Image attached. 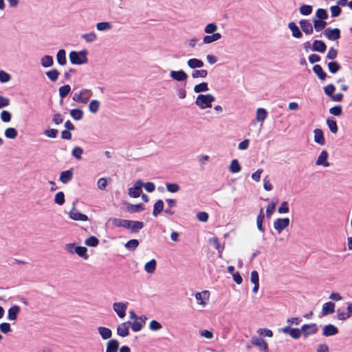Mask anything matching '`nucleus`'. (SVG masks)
I'll use <instances>...</instances> for the list:
<instances>
[{
    "label": "nucleus",
    "mask_w": 352,
    "mask_h": 352,
    "mask_svg": "<svg viewBox=\"0 0 352 352\" xmlns=\"http://www.w3.org/2000/svg\"><path fill=\"white\" fill-rule=\"evenodd\" d=\"M112 223L114 226L130 230L131 232H138L144 227V223L139 221H131L118 218H113Z\"/></svg>",
    "instance_id": "obj_1"
},
{
    "label": "nucleus",
    "mask_w": 352,
    "mask_h": 352,
    "mask_svg": "<svg viewBox=\"0 0 352 352\" xmlns=\"http://www.w3.org/2000/svg\"><path fill=\"white\" fill-rule=\"evenodd\" d=\"M218 26L215 23H210L204 27V32L208 35L203 37L202 42L205 45L218 41L222 38L220 33L216 32Z\"/></svg>",
    "instance_id": "obj_2"
},
{
    "label": "nucleus",
    "mask_w": 352,
    "mask_h": 352,
    "mask_svg": "<svg viewBox=\"0 0 352 352\" xmlns=\"http://www.w3.org/2000/svg\"><path fill=\"white\" fill-rule=\"evenodd\" d=\"M215 100V98L211 94H199L195 99V104L200 109H206L212 107V102Z\"/></svg>",
    "instance_id": "obj_3"
},
{
    "label": "nucleus",
    "mask_w": 352,
    "mask_h": 352,
    "mask_svg": "<svg viewBox=\"0 0 352 352\" xmlns=\"http://www.w3.org/2000/svg\"><path fill=\"white\" fill-rule=\"evenodd\" d=\"M88 51L82 50L79 52L72 51L69 54V60L73 65H83L88 62Z\"/></svg>",
    "instance_id": "obj_4"
},
{
    "label": "nucleus",
    "mask_w": 352,
    "mask_h": 352,
    "mask_svg": "<svg viewBox=\"0 0 352 352\" xmlns=\"http://www.w3.org/2000/svg\"><path fill=\"white\" fill-rule=\"evenodd\" d=\"M92 95L93 92L91 89L84 88L80 89L79 92L74 93L72 100L77 102L86 104L89 100Z\"/></svg>",
    "instance_id": "obj_5"
},
{
    "label": "nucleus",
    "mask_w": 352,
    "mask_h": 352,
    "mask_svg": "<svg viewBox=\"0 0 352 352\" xmlns=\"http://www.w3.org/2000/svg\"><path fill=\"white\" fill-rule=\"evenodd\" d=\"M129 305L128 302H114L112 304V309L119 318L123 319L126 315Z\"/></svg>",
    "instance_id": "obj_6"
},
{
    "label": "nucleus",
    "mask_w": 352,
    "mask_h": 352,
    "mask_svg": "<svg viewBox=\"0 0 352 352\" xmlns=\"http://www.w3.org/2000/svg\"><path fill=\"white\" fill-rule=\"evenodd\" d=\"M210 296V292L207 290L196 292L195 294V298L197 305L200 308H205L208 303Z\"/></svg>",
    "instance_id": "obj_7"
},
{
    "label": "nucleus",
    "mask_w": 352,
    "mask_h": 352,
    "mask_svg": "<svg viewBox=\"0 0 352 352\" xmlns=\"http://www.w3.org/2000/svg\"><path fill=\"white\" fill-rule=\"evenodd\" d=\"M290 221L288 218H278L274 221L273 227L278 233H281L289 225Z\"/></svg>",
    "instance_id": "obj_8"
},
{
    "label": "nucleus",
    "mask_w": 352,
    "mask_h": 352,
    "mask_svg": "<svg viewBox=\"0 0 352 352\" xmlns=\"http://www.w3.org/2000/svg\"><path fill=\"white\" fill-rule=\"evenodd\" d=\"M329 153L327 151H322L316 160V165L318 166H322L327 168L330 166V163L328 161Z\"/></svg>",
    "instance_id": "obj_9"
},
{
    "label": "nucleus",
    "mask_w": 352,
    "mask_h": 352,
    "mask_svg": "<svg viewBox=\"0 0 352 352\" xmlns=\"http://www.w3.org/2000/svg\"><path fill=\"white\" fill-rule=\"evenodd\" d=\"M302 334L307 338L309 336L316 334L318 332V326L316 323L303 324L301 327Z\"/></svg>",
    "instance_id": "obj_10"
},
{
    "label": "nucleus",
    "mask_w": 352,
    "mask_h": 352,
    "mask_svg": "<svg viewBox=\"0 0 352 352\" xmlns=\"http://www.w3.org/2000/svg\"><path fill=\"white\" fill-rule=\"evenodd\" d=\"M143 187V182L142 180H138L133 184V186L129 188V195L133 198H137L140 196L142 188Z\"/></svg>",
    "instance_id": "obj_11"
},
{
    "label": "nucleus",
    "mask_w": 352,
    "mask_h": 352,
    "mask_svg": "<svg viewBox=\"0 0 352 352\" xmlns=\"http://www.w3.org/2000/svg\"><path fill=\"white\" fill-rule=\"evenodd\" d=\"M281 331L285 334L289 335L294 339H298L302 335L301 328H291L289 325L282 328Z\"/></svg>",
    "instance_id": "obj_12"
},
{
    "label": "nucleus",
    "mask_w": 352,
    "mask_h": 352,
    "mask_svg": "<svg viewBox=\"0 0 352 352\" xmlns=\"http://www.w3.org/2000/svg\"><path fill=\"white\" fill-rule=\"evenodd\" d=\"M129 327L128 322H123L118 324L116 327L117 335L122 338L127 337L130 333Z\"/></svg>",
    "instance_id": "obj_13"
},
{
    "label": "nucleus",
    "mask_w": 352,
    "mask_h": 352,
    "mask_svg": "<svg viewBox=\"0 0 352 352\" xmlns=\"http://www.w3.org/2000/svg\"><path fill=\"white\" fill-rule=\"evenodd\" d=\"M324 36L330 41H336L340 37V31L338 28H327L324 31Z\"/></svg>",
    "instance_id": "obj_14"
},
{
    "label": "nucleus",
    "mask_w": 352,
    "mask_h": 352,
    "mask_svg": "<svg viewBox=\"0 0 352 352\" xmlns=\"http://www.w3.org/2000/svg\"><path fill=\"white\" fill-rule=\"evenodd\" d=\"M170 77L177 81L182 82L185 81L188 78V75L183 70L179 71H170Z\"/></svg>",
    "instance_id": "obj_15"
},
{
    "label": "nucleus",
    "mask_w": 352,
    "mask_h": 352,
    "mask_svg": "<svg viewBox=\"0 0 352 352\" xmlns=\"http://www.w3.org/2000/svg\"><path fill=\"white\" fill-rule=\"evenodd\" d=\"M69 217L74 221H86L88 220V217L78 212L74 206L69 212Z\"/></svg>",
    "instance_id": "obj_16"
},
{
    "label": "nucleus",
    "mask_w": 352,
    "mask_h": 352,
    "mask_svg": "<svg viewBox=\"0 0 352 352\" xmlns=\"http://www.w3.org/2000/svg\"><path fill=\"white\" fill-rule=\"evenodd\" d=\"M338 333V329L333 324H329L322 329V335L325 337L335 336Z\"/></svg>",
    "instance_id": "obj_17"
},
{
    "label": "nucleus",
    "mask_w": 352,
    "mask_h": 352,
    "mask_svg": "<svg viewBox=\"0 0 352 352\" xmlns=\"http://www.w3.org/2000/svg\"><path fill=\"white\" fill-rule=\"evenodd\" d=\"M252 343L258 346L261 351L268 352V346L265 340L260 338H253Z\"/></svg>",
    "instance_id": "obj_18"
},
{
    "label": "nucleus",
    "mask_w": 352,
    "mask_h": 352,
    "mask_svg": "<svg viewBox=\"0 0 352 352\" xmlns=\"http://www.w3.org/2000/svg\"><path fill=\"white\" fill-rule=\"evenodd\" d=\"M299 25L302 31L306 34H311L314 31L313 25L309 20L302 19L299 21Z\"/></svg>",
    "instance_id": "obj_19"
},
{
    "label": "nucleus",
    "mask_w": 352,
    "mask_h": 352,
    "mask_svg": "<svg viewBox=\"0 0 352 352\" xmlns=\"http://www.w3.org/2000/svg\"><path fill=\"white\" fill-rule=\"evenodd\" d=\"M314 142L319 145L323 146L325 144V139L322 131L320 129H315L314 131Z\"/></svg>",
    "instance_id": "obj_20"
},
{
    "label": "nucleus",
    "mask_w": 352,
    "mask_h": 352,
    "mask_svg": "<svg viewBox=\"0 0 352 352\" xmlns=\"http://www.w3.org/2000/svg\"><path fill=\"white\" fill-rule=\"evenodd\" d=\"M73 178V170L69 169L65 171H63L60 174L59 180L63 184H67L69 181H71Z\"/></svg>",
    "instance_id": "obj_21"
},
{
    "label": "nucleus",
    "mask_w": 352,
    "mask_h": 352,
    "mask_svg": "<svg viewBox=\"0 0 352 352\" xmlns=\"http://www.w3.org/2000/svg\"><path fill=\"white\" fill-rule=\"evenodd\" d=\"M312 50L320 53H324L326 51V44L320 40H315L312 44Z\"/></svg>",
    "instance_id": "obj_22"
},
{
    "label": "nucleus",
    "mask_w": 352,
    "mask_h": 352,
    "mask_svg": "<svg viewBox=\"0 0 352 352\" xmlns=\"http://www.w3.org/2000/svg\"><path fill=\"white\" fill-rule=\"evenodd\" d=\"M119 342L116 339H111L107 342L105 352H118Z\"/></svg>",
    "instance_id": "obj_23"
},
{
    "label": "nucleus",
    "mask_w": 352,
    "mask_h": 352,
    "mask_svg": "<svg viewBox=\"0 0 352 352\" xmlns=\"http://www.w3.org/2000/svg\"><path fill=\"white\" fill-rule=\"evenodd\" d=\"M288 28L292 32L293 37L300 38L302 36V32L294 22H290L288 24Z\"/></svg>",
    "instance_id": "obj_24"
},
{
    "label": "nucleus",
    "mask_w": 352,
    "mask_h": 352,
    "mask_svg": "<svg viewBox=\"0 0 352 352\" xmlns=\"http://www.w3.org/2000/svg\"><path fill=\"white\" fill-rule=\"evenodd\" d=\"M96 28L99 32H109L113 28V25L111 23L108 21H102L97 23L96 25Z\"/></svg>",
    "instance_id": "obj_25"
},
{
    "label": "nucleus",
    "mask_w": 352,
    "mask_h": 352,
    "mask_svg": "<svg viewBox=\"0 0 352 352\" xmlns=\"http://www.w3.org/2000/svg\"><path fill=\"white\" fill-rule=\"evenodd\" d=\"M268 113L264 108H258L256 111V120L261 124L267 118Z\"/></svg>",
    "instance_id": "obj_26"
},
{
    "label": "nucleus",
    "mask_w": 352,
    "mask_h": 352,
    "mask_svg": "<svg viewBox=\"0 0 352 352\" xmlns=\"http://www.w3.org/2000/svg\"><path fill=\"white\" fill-rule=\"evenodd\" d=\"M335 311V304L332 302H325L322 305V316H327L333 314Z\"/></svg>",
    "instance_id": "obj_27"
},
{
    "label": "nucleus",
    "mask_w": 352,
    "mask_h": 352,
    "mask_svg": "<svg viewBox=\"0 0 352 352\" xmlns=\"http://www.w3.org/2000/svg\"><path fill=\"white\" fill-rule=\"evenodd\" d=\"M21 308L18 305L11 307L8 312V319L9 320H15L17 318L18 314L20 312Z\"/></svg>",
    "instance_id": "obj_28"
},
{
    "label": "nucleus",
    "mask_w": 352,
    "mask_h": 352,
    "mask_svg": "<svg viewBox=\"0 0 352 352\" xmlns=\"http://www.w3.org/2000/svg\"><path fill=\"white\" fill-rule=\"evenodd\" d=\"M187 65L190 69H195L197 68H201L204 65V63L201 60L193 58L188 60Z\"/></svg>",
    "instance_id": "obj_29"
},
{
    "label": "nucleus",
    "mask_w": 352,
    "mask_h": 352,
    "mask_svg": "<svg viewBox=\"0 0 352 352\" xmlns=\"http://www.w3.org/2000/svg\"><path fill=\"white\" fill-rule=\"evenodd\" d=\"M40 63L43 67H50L54 65V59L50 55H45L41 58Z\"/></svg>",
    "instance_id": "obj_30"
},
{
    "label": "nucleus",
    "mask_w": 352,
    "mask_h": 352,
    "mask_svg": "<svg viewBox=\"0 0 352 352\" xmlns=\"http://www.w3.org/2000/svg\"><path fill=\"white\" fill-rule=\"evenodd\" d=\"M98 331L103 340H108L112 336V331L110 329L104 327H99Z\"/></svg>",
    "instance_id": "obj_31"
},
{
    "label": "nucleus",
    "mask_w": 352,
    "mask_h": 352,
    "mask_svg": "<svg viewBox=\"0 0 352 352\" xmlns=\"http://www.w3.org/2000/svg\"><path fill=\"white\" fill-rule=\"evenodd\" d=\"M241 166L237 160H232L228 166V170L232 174L238 173L241 171Z\"/></svg>",
    "instance_id": "obj_32"
},
{
    "label": "nucleus",
    "mask_w": 352,
    "mask_h": 352,
    "mask_svg": "<svg viewBox=\"0 0 352 352\" xmlns=\"http://www.w3.org/2000/svg\"><path fill=\"white\" fill-rule=\"evenodd\" d=\"M164 206L163 201L161 199L157 200L153 206V215L155 217H157L163 211Z\"/></svg>",
    "instance_id": "obj_33"
},
{
    "label": "nucleus",
    "mask_w": 352,
    "mask_h": 352,
    "mask_svg": "<svg viewBox=\"0 0 352 352\" xmlns=\"http://www.w3.org/2000/svg\"><path fill=\"white\" fill-rule=\"evenodd\" d=\"M313 71L320 80H324L326 79L327 74L320 65H315L313 67Z\"/></svg>",
    "instance_id": "obj_34"
},
{
    "label": "nucleus",
    "mask_w": 352,
    "mask_h": 352,
    "mask_svg": "<svg viewBox=\"0 0 352 352\" xmlns=\"http://www.w3.org/2000/svg\"><path fill=\"white\" fill-rule=\"evenodd\" d=\"M56 60L57 63L63 66L66 65L67 63V59H66V52L65 50H59L56 54Z\"/></svg>",
    "instance_id": "obj_35"
},
{
    "label": "nucleus",
    "mask_w": 352,
    "mask_h": 352,
    "mask_svg": "<svg viewBox=\"0 0 352 352\" xmlns=\"http://www.w3.org/2000/svg\"><path fill=\"white\" fill-rule=\"evenodd\" d=\"M81 38L87 43H93L98 39V36L95 32L91 31L82 34Z\"/></svg>",
    "instance_id": "obj_36"
},
{
    "label": "nucleus",
    "mask_w": 352,
    "mask_h": 352,
    "mask_svg": "<svg viewBox=\"0 0 352 352\" xmlns=\"http://www.w3.org/2000/svg\"><path fill=\"white\" fill-rule=\"evenodd\" d=\"M157 262L155 259H151L144 265V270L148 274H153L155 271Z\"/></svg>",
    "instance_id": "obj_37"
},
{
    "label": "nucleus",
    "mask_w": 352,
    "mask_h": 352,
    "mask_svg": "<svg viewBox=\"0 0 352 352\" xmlns=\"http://www.w3.org/2000/svg\"><path fill=\"white\" fill-rule=\"evenodd\" d=\"M100 107V102L98 100H92L90 101L88 109L89 111L94 114H96L99 111Z\"/></svg>",
    "instance_id": "obj_38"
},
{
    "label": "nucleus",
    "mask_w": 352,
    "mask_h": 352,
    "mask_svg": "<svg viewBox=\"0 0 352 352\" xmlns=\"http://www.w3.org/2000/svg\"><path fill=\"white\" fill-rule=\"evenodd\" d=\"M264 219H265V215H264L263 210L261 208L260 210L259 214L256 219V226H257L258 230L263 233L265 231L264 228L263 227V223Z\"/></svg>",
    "instance_id": "obj_39"
},
{
    "label": "nucleus",
    "mask_w": 352,
    "mask_h": 352,
    "mask_svg": "<svg viewBox=\"0 0 352 352\" xmlns=\"http://www.w3.org/2000/svg\"><path fill=\"white\" fill-rule=\"evenodd\" d=\"M47 77L52 82H56L60 75L59 72L56 69H52L45 72Z\"/></svg>",
    "instance_id": "obj_40"
},
{
    "label": "nucleus",
    "mask_w": 352,
    "mask_h": 352,
    "mask_svg": "<svg viewBox=\"0 0 352 352\" xmlns=\"http://www.w3.org/2000/svg\"><path fill=\"white\" fill-rule=\"evenodd\" d=\"M129 327L133 332H138L142 330L143 324L138 320H133L132 322H128Z\"/></svg>",
    "instance_id": "obj_41"
},
{
    "label": "nucleus",
    "mask_w": 352,
    "mask_h": 352,
    "mask_svg": "<svg viewBox=\"0 0 352 352\" xmlns=\"http://www.w3.org/2000/svg\"><path fill=\"white\" fill-rule=\"evenodd\" d=\"M328 70L331 74H336L341 69V65L336 61H331L327 64Z\"/></svg>",
    "instance_id": "obj_42"
},
{
    "label": "nucleus",
    "mask_w": 352,
    "mask_h": 352,
    "mask_svg": "<svg viewBox=\"0 0 352 352\" xmlns=\"http://www.w3.org/2000/svg\"><path fill=\"white\" fill-rule=\"evenodd\" d=\"M314 28L316 32H320L322 30L324 29L327 25V23L324 20L321 19H314L313 21Z\"/></svg>",
    "instance_id": "obj_43"
},
{
    "label": "nucleus",
    "mask_w": 352,
    "mask_h": 352,
    "mask_svg": "<svg viewBox=\"0 0 352 352\" xmlns=\"http://www.w3.org/2000/svg\"><path fill=\"white\" fill-rule=\"evenodd\" d=\"M127 211L130 213H134L144 210V207L142 204H129L126 206Z\"/></svg>",
    "instance_id": "obj_44"
},
{
    "label": "nucleus",
    "mask_w": 352,
    "mask_h": 352,
    "mask_svg": "<svg viewBox=\"0 0 352 352\" xmlns=\"http://www.w3.org/2000/svg\"><path fill=\"white\" fill-rule=\"evenodd\" d=\"M208 90H209V88H208V83L205 82H203L201 83L196 85L193 88V91L195 93L205 92Z\"/></svg>",
    "instance_id": "obj_45"
},
{
    "label": "nucleus",
    "mask_w": 352,
    "mask_h": 352,
    "mask_svg": "<svg viewBox=\"0 0 352 352\" xmlns=\"http://www.w3.org/2000/svg\"><path fill=\"white\" fill-rule=\"evenodd\" d=\"M70 116L75 120H80L83 117V111L79 109H74L70 111Z\"/></svg>",
    "instance_id": "obj_46"
},
{
    "label": "nucleus",
    "mask_w": 352,
    "mask_h": 352,
    "mask_svg": "<svg viewBox=\"0 0 352 352\" xmlns=\"http://www.w3.org/2000/svg\"><path fill=\"white\" fill-rule=\"evenodd\" d=\"M191 76L193 78H204L208 76V72L206 69H197L192 71Z\"/></svg>",
    "instance_id": "obj_47"
},
{
    "label": "nucleus",
    "mask_w": 352,
    "mask_h": 352,
    "mask_svg": "<svg viewBox=\"0 0 352 352\" xmlns=\"http://www.w3.org/2000/svg\"><path fill=\"white\" fill-rule=\"evenodd\" d=\"M210 242L214 246L215 249L219 252V256L221 258L223 252V248L221 247L220 243L217 237L213 236L210 239Z\"/></svg>",
    "instance_id": "obj_48"
},
{
    "label": "nucleus",
    "mask_w": 352,
    "mask_h": 352,
    "mask_svg": "<svg viewBox=\"0 0 352 352\" xmlns=\"http://www.w3.org/2000/svg\"><path fill=\"white\" fill-rule=\"evenodd\" d=\"M75 253L84 259L88 258L87 249L85 247L78 246L75 249Z\"/></svg>",
    "instance_id": "obj_49"
},
{
    "label": "nucleus",
    "mask_w": 352,
    "mask_h": 352,
    "mask_svg": "<svg viewBox=\"0 0 352 352\" xmlns=\"http://www.w3.org/2000/svg\"><path fill=\"white\" fill-rule=\"evenodd\" d=\"M4 135L7 138L14 139L17 136V131L14 128L9 127L5 130Z\"/></svg>",
    "instance_id": "obj_50"
},
{
    "label": "nucleus",
    "mask_w": 352,
    "mask_h": 352,
    "mask_svg": "<svg viewBox=\"0 0 352 352\" xmlns=\"http://www.w3.org/2000/svg\"><path fill=\"white\" fill-rule=\"evenodd\" d=\"M83 149L80 146H75L72 151V156L78 160L82 159Z\"/></svg>",
    "instance_id": "obj_51"
},
{
    "label": "nucleus",
    "mask_w": 352,
    "mask_h": 352,
    "mask_svg": "<svg viewBox=\"0 0 352 352\" xmlns=\"http://www.w3.org/2000/svg\"><path fill=\"white\" fill-rule=\"evenodd\" d=\"M327 124L331 133H336L338 132L337 123L334 120L328 118L327 120Z\"/></svg>",
    "instance_id": "obj_52"
},
{
    "label": "nucleus",
    "mask_w": 352,
    "mask_h": 352,
    "mask_svg": "<svg viewBox=\"0 0 352 352\" xmlns=\"http://www.w3.org/2000/svg\"><path fill=\"white\" fill-rule=\"evenodd\" d=\"M139 245V241L137 239H131L126 242L124 247L127 250H135Z\"/></svg>",
    "instance_id": "obj_53"
},
{
    "label": "nucleus",
    "mask_w": 352,
    "mask_h": 352,
    "mask_svg": "<svg viewBox=\"0 0 352 352\" xmlns=\"http://www.w3.org/2000/svg\"><path fill=\"white\" fill-rule=\"evenodd\" d=\"M99 243V240L94 236H91L89 238H87L85 241V244L89 247H96Z\"/></svg>",
    "instance_id": "obj_54"
},
{
    "label": "nucleus",
    "mask_w": 352,
    "mask_h": 352,
    "mask_svg": "<svg viewBox=\"0 0 352 352\" xmlns=\"http://www.w3.org/2000/svg\"><path fill=\"white\" fill-rule=\"evenodd\" d=\"M313 8L309 5H302L300 7L299 11L302 15L307 16L312 12Z\"/></svg>",
    "instance_id": "obj_55"
},
{
    "label": "nucleus",
    "mask_w": 352,
    "mask_h": 352,
    "mask_svg": "<svg viewBox=\"0 0 352 352\" xmlns=\"http://www.w3.org/2000/svg\"><path fill=\"white\" fill-rule=\"evenodd\" d=\"M59 96L61 98H65L71 91V87L69 85L62 86L59 88Z\"/></svg>",
    "instance_id": "obj_56"
},
{
    "label": "nucleus",
    "mask_w": 352,
    "mask_h": 352,
    "mask_svg": "<svg viewBox=\"0 0 352 352\" xmlns=\"http://www.w3.org/2000/svg\"><path fill=\"white\" fill-rule=\"evenodd\" d=\"M148 327L150 330L157 331L162 328V325L158 321L153 320L150 322Z\"/></svg>",
    "instance_id": "obj_57"
},
{
    "label": "nucleus",
    "mask_w": 352,
    "mask_h": 352,
    "mask_svg": "<svg viewBox=\"0 0 352 352\" xmlns=\"http://www.w3.org/2000/svg\"><path fill=\"white\" fill-rule=\"evenodd\" d=\"M289 211V203L287 201H283L278 208L279 214H287Z\"/></svg>",
    "instance_id": "obj_58"
},
{
    "label": "nucleus",
    "mask_w": 352,
    "mask_h": 352,
    "mask_svg": "<svg viewBox=\"0 0 352 352\" xmlns=\"http://www.w3.org/2000/svg\"><path fill=\"white\" fill-rule=\"evenodd\" d=\"M54 201L56 204L62 206L65 203V195L63 192H58L56 194Z\"/></svg>",
    "instance_id": "obj_59"
},
{
    "label": "nucleus",
    "mask_w": 352,
    "mask_h": 352,
    "mask_svg": "<svg viewBox=\"0 0 352 352\" xmlns=\"http://www.w3.org/2000/svg\"><path fill=\"white\" fill-rule=\"evenodd\" d=\"M166 186L167 190L172 193L177 192L180 189L179 186L176 183H168L166 184Z\"/></svg>",
    "instance_id": "obj_60"
},
{
    "label": "nucleus",
    "mask_w": 352,
    "mask_h": 352,
    "mask_svg": "<svg viewBox=\"0 0 352 352\" xmlns=\"http://www.w3.org/2000/svg\"><path fill=\"white\" fill-rule=\"evenodd\" d=\"M0 118L2 122H9L12 118V114L8 111H3L0 114Z\"/></svg>",
    "instance_id": "obj_61"
},
{
    "label": "nucleus",
    "mask_w": 352,
    "mask_h": 352,
    "mask_svg": "<svg viewBox=\"0 0 352 352\" xmlns=\"http://www.w3.org/2000/svg\"><path fill=\"white\" fill-rule=\"evenodd\" d=\"M318 19L325 20L328 18L327 12L324 9H318L316 12Z\"/></svg>",
    "instance_id": "obj_62"
},
{
    "label": "nucleus",
    "mask_w": 352,
    "mask_h": 352,
    "mask_svg": "<svg viewBox=\"0 0 352 352\" xmlns=\"http://www.w3.org/2000/svg\"><path fill=\"white\" fill-rule=\"evenodd\" d=\"M329 113L335 116H340L342 113L341 105H336L329 109Z\"/></svg>",
    "instance_id": "obj_63"
},
{
    "label": "nucleus",
    "mask_w": 352,
    "mask_h": 352,
    "mask_svg": "<svg viewBox=\"0 0 352 352\" xmlns=\"http://www.w3.org/2000/svg\"><path fill=\"white\" fill-rule=\"evenodd\" d=\"M44 135L50 138H56L58 134V130L54 129H48L44 131Z\"/></svg>",
    "instance_id": "obj_64"
}]
</instances>
